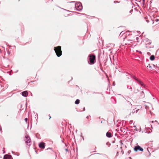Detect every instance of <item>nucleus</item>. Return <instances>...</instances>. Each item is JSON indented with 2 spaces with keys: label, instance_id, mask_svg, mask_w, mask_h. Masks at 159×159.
Masks as SVG:
<instances>
[{
  "label": "nucleus",
  "instance_id": "2",
  "mask_svg": "<svg viewBox=\"0 0 159 159\" xmlns=\"http://www.w3.org/2000/svg\"><path fill=\"white\" fill-rule=\"evenodd\" d=\"M89 63L90 64H94L96 59L95 55L93 54H90L89 55Z\"/></svg>",
  "mask_w": 159,
  "mask_h": 159
},
{
  "label": "nucleus",
  "instance_id": "15",
  "mask_svg": "<svg viewBox=\"0 0 159 159\" xmlns=\"http://www.w3.org/2000/svg\"><path fill=\"white\" fill-rule=\"evenodd\" d=\"M49 149H50V150H51V151H52V152H53V150H52V148H48L47 149H48V150Z\"/></svg>",
  "mask_w": 159,
  "mask_h": 159
},
{
  "label": "nucleus",
  "instance_id": "22",
  "mask_svg": "<svg viewBox=\"0 0 159 159\" xmlns=\"http://www.w3.org/2000/svg\"><path fill=\"white\" fill-rule=\"evenodd\" d=\"M121 143V144H123V143L122 142Z\"/></svg>",
  "mask_w": 159,
  "mask_h": 159
},
{
  "label": "nucleus",
  "instance_id": "19",
  "mask_svg": "<svg viewBox=\"0 0 159 159\" xmlns=\"http://www.w3.org/2000/svg\"><path fill=\"white\" fill-rule=\"evenodd\" d=\"M142 93H143V94L144 93V92H143V91L142 92Z\"/></svg>",
  "mask_w": 159,
  "mask_h": 159
},
{
  "label": "nucleus",
  "instance_id": "17",
  "mask_svg": "<svg viewBox=\"0 0 159 159\" xmlns=\"http://www.w3.org/2000/svg\"><path fill=\"white\" fill-rule=\"evenodd\" d=\"M90 116H88L87 117V118L88 119H89L90 117Z\"/></svg>",
  "mask_w": 159,
  "mask_h": 159
},
{
  "label": "nucleus",
  "instance_id": "12",
  "mask_svg": "<svg viewBox=\"0 0 159 159\" xmlns=\"http://www.w3.org/2000/svg\"><path fill=\"white\" fill-rule=\"evenodd\" d=\"M155 59V57L154 55H152L150 57V59L152 61L153 60Z\"/></svg>",
  "mask_w": 159,
  "mask_h": 159
},
{
  "label": "nucleus",
  "instance_id": "23",
  "mask_svg": "<svg viewBox=\"0 0 159 159\" xmlns=\"http://www.w3.org/2000/svg\"><path fill=\"white\" fill-rule=\"evenodd\" d=\"M137 111H138V110H136V111H136V112H137Z\"/></svg>",
  "mask_w": 159,
  "mask_h": 159
},
{
  "label": "nucleus",
  "instance_id": "5",
  "mask_svg": "<svg viewBox=\"0 0 159 159\" xmlns=\"http://www.w3.org/2000/svg\"><path fill=\"white\" fill-rule=\"evenodd\" d=\"M134 150L135 151H137L139 150L142 151H143V148L139 146H135L134 148Z\"/></svg>",
  "mask_w": 159,
  "mask_h": 159
},
{
  "label": "nucleus",
  "instance_id": "1",
  "mask_svg": "<svg viewBox=\"0 0 159 159\" xmlns=\"http://www.w3.org/2000/svg\"><path fill=\"white\" fill-rule=\"evenodd\" d=\"M54 50L57 57H59L61 55L62 51L61 50V46L54 47Z\"/></svg>",
  "mask_w": 159,
  "mask_h": 159
},
{
  "label": "nucleus",
  "instance_id": "18",
  "mask_svg": "<svg viewBox=\"0 0 159 159\" xmlns=\"http://www.w3.org/2000/svg\"><path fill=\"white\" fill-rule=\"evenodd\" d=\"M25 121L27 122V118H25Z\"/></svg>",
  "mask_w": 159,
  "mask_h": 159
},
{
  "label": "nucleus",
  "instance_id": "4",
  "mask_svg": "<svg viewBox=\"0 0 159 159\" xmlns=\"http://www.w3.org/2000/svg\"><path fill=\"white\" fill-rule=\"evenodd\" d=\"M75 7L78 10H80L82 9V5L80 3H76Z\"/></svg>",
  "mask_w": 159,
  "mask_h": 159
},
{
  "label": "nucleus",
  "instance_id": "9",
  "mask_svg": "<svg viewBox=\"0 0 159 159\" xmlns=\"http://www.w3.org/2000/svg\"><path fill=\"white\" fill-rule=\"evenodd\" d=\"M134 79L137 81H138L141 85H143V83L140 80H138V79H137L136 77H134Z\"/></svg>",
  "mask_w": 159,
  "mask_h": 159
},
{
  "label": "nucleus",
  "instance_id": "10",
  "mask_svg": "<svg viewBox=\"0 0 159 159\" xmlns=\"http://www.w3.org/2000/svg\"><path fill=\"white\" fill-rule=\"evenodd\" d=\"M106 136L108 137H111L112 136L111 134V132H107L106 133Z\"/></svg>",
  "mask_w": 159,
  "mask_h": 159
},
{
  "label": "nucleus",
  "instance_id": "3",
  "mask_svg": "<svg viewBox=\"0 0 159 159\" xmlns=\"http://www.w3.org/2000/svg\"><path fill=\"white\" fill-rule=\"evenodd\" d=\"M24 140L28 146H30L31 144V140L29 136L26 135L25 136Z\"/></svg>",
  "mask_w": 159,
  "mask_h": 159
},
{
  "label": "nucleus",
  "instance_id": "6",
  "mask_svg": "<svg viewBox=\"0 0 159 159\" xmlns=\"http://www.w3.org/2000/svg\"><path fill=\"white\" fill-rule=\"evenodd\" d=\"M45 143L43 142L40 143L39 144V146L40 148L43 149L45 148Z\"/></svg>",
  "mask_w": 159,
  "mask_h": 159
},
{
  "label": "nucleus",
  "instance_id": "24",
  "mask_svg": "<svg viewBox=\"0 0 159 159\" xmlns=\"http://www.w3.org/2000/svg\"><path fill=\"white\" fill-rule=\"evenodd\" d=\"M143 1H144L145 0H143Z\"/></svg>",
  "mask_w": 159,
  "mask_h": 159
},
{
  "label": "nucleus",
  "instance_id": "7",
  "mask_svg": "<svg viewBox=\"0 0 159 159\" xmlns=\"http://www.w3.org/2000/svg\"><path fill=\"white\" fill-rule=\"evenodd\" d=\"M11 155L6 154L4 156L3 159H11Z\"/></svg>",
  "mask_w": 159,
  "mask_h": 159
},
{
  "label": "nucleus",
  "instance_id": "14",
  "mask_svg": "<svg viewBox=\"0 0 159 159\" xmlns=\"http://www.w3.org/2000/svg\"><path fill=\"white\" fill-rule=\"evenodd\" d=\"M155 21L156 22H158L159 21V19H155Z\"/></svg>",
  "mask_w": 159,
  "mask_h": 159
},
{
  "label": "nucleus",
  "instance_id": "20",
  "mask_svg": "<svg viewBox=\"0 0 159 159\" xmlns=\"http://www.w3.org/2000/svg\"><path fill=\"white\" fill-rule=\"evenodd\" d=\"M51 118V116H49V119H50Z\"/></svg>",
  "mask_w": 159,
  "mask_h": 159
},
{
  "label": "nucleus",
  "instance_id": "21",
  "mask_svg": "<svg viewBox=\"0 0 159 159\" xmlns=\"http://www.w3.org/2000/svg\"><path fill=\"white\" fill-rule=\"evenodd\" d=\"M51 0V1H50L51 2H52L53 1V0Z\"/></svg>",
  "mask_w": 159,
  "mask_h": 159
},
{
  "label": "nucleus",
  "instance_id": "16",
  "mask_svg": "<svg viewBox=\"0 0 159 159\" xmlns=\"http://www.w3.org/2000/svg\"><path fill=\"white\" fill-rule=\"evenodd\" d=\"M147 67H148L149 68H150L151 67V66H150V64H148V66H147Z\"/></svg>",
  "mask_w": 159,
  "mask_h": 159
},
{
  "label": "nucleus",
  "instance_id": "8",
  "mask_svg": "<svg viewBox=\"0 0 159 159\" xmlns=\"http://www.w3.org/2000/svg\"><path fill=\"white\" fill-rule=\"evenodd\" d=\"M22 95L25 97H27L28 95V92L27 91H25L22 93Z\"/></svg>",
  "mask_w": 159,
  "mask_h": 159
},
{
  "label": "nucleus",
  "instance_id": "13",
  "mask_svg": "<svg viewBox=\"0 0 159 159\" xmlns=\"http://www.w3.org/2000/svg\"><path fill=\"white\" fill-rule=\"evenodd\" d=\"M80 100L79 99H77L75 102V103L76 104H78L80 103Z\"/></svg>",
  "mask_w": 159,
  "mask_h": 159
},
{
  "label": "nucleus",
  "instance_id": "11",
  "mask_svg": "<svg viewBox=\"0 0 159 159\" xmlns=\"http://www.w3.org/2000/svg\"><path fill=\"white\" fill-rule=\"evenodd\" d=\"M94 157L97 158H99L100 157V154H95Z\"/></svg>",
  "mask_w": 159,
  "mask_h": 159
}]
</instances>
